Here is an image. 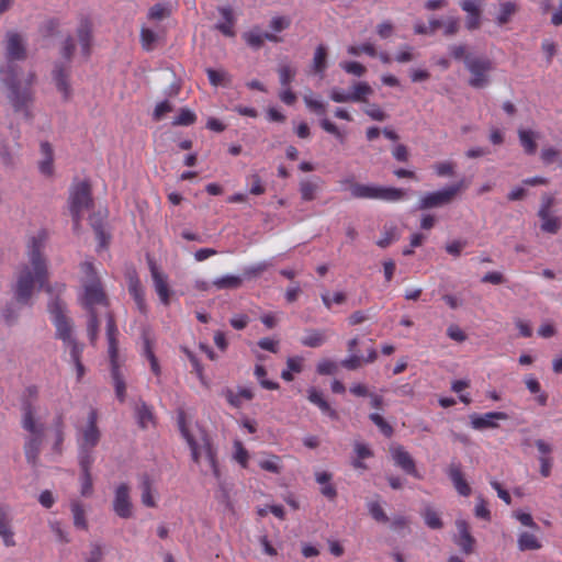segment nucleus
Here are the masks:
<instances>
[{
  "label": "nucleus",
  "instance_id": "nucleus-1",
  "mask_svg": "<svg viewBox=\"0 0 562 562\" xmlns=\"http://www.w3.org/2000/svg\"><path fill=\"white\" fill-rule=\"evenodd\" d=\"M82 293L79 297L81 305L89 313L87 325L88 337L91 344H94L99 330V315L106 317V339L108 356L111 366V376L117 400L124 402L126 398V381L122 371V358L119 352L117 335L119 330L114 319L108 311V301L102 289L98 273L90 261H85L80 266Z\"/></svg>",
  "mask_w": 562,
  "mask_h": 562
},
{
  "label": "nucleus",
  "instance_id": "nucleus-2",
  "mask_svg": "<svg viewBox=\"0 0 562 562\" xmlns=\"http://www.w3.org/2000/svg\"><path fill=\"white\" fill-rule=\"evenodd\" d=\"M47 239L45 231H40L30 238L27 244L29 262L23 263L16 271V281L12 288L14 297L22 305H31V299L36 285L44 288L49 294L55 291L47 284L48 267L43 256V248Z\"/></svg>",
  "mask_w": 562,
  "mask_h": 562
},
{
  "label": "nucleus",
  "instance_id": "nucleus-3",
  "mask_svg": "<svg viewBox=\"0 0 562 562\" xmlns=\"http://www.w3.org/2000/svg\"><path fill=\"white\" fill-rule=\"evenodd\" d=\"M178 425L183 438L190 447L192 459L200 467L201 472L204 475L212 474L218 477L220 473L215 453L206 432L198 425L193 427L188 426L182 412L179 413Z\"/></svg>",
  "mask_w": 562,
  "mask_h": 562
},
{
  "label": "nucleus",
  "instance_id": "nucleus-4",
  "mask_svg": "<svg viewBox=\"0 0 562 562\" xmlns=\"http://www.w3.org/2000/svg\"><path fill=\"white\" fill-rule=\"evenodd\" d=\"M2 81L8 87V98L15 111L24 112L29 116L27 104L32 100V85L35 80L33 72L20 74L13 68L2 72Z\"/></svg>",
  "mask_w": 562,
  "mask_h": 562
},
{
  "label": "nucleus",
  "instance_id": "nucleus-5",
  "mask_svg": "<svg viewBox=\"0 0 562 562\" xmlns=\"http://www.w3.org/2000/svg\"><path fill=\"white\" fill-rule=\"evenodd\" d=\"M48 312L56 329V337L63 341L66 351L77 352V348L83 347L74 335V324L66 315V305L58 297L48 303Z\"/></svg>",
  "mask_w": 562,
  "mask_h": 562
},
{
  "label": "nucleus",
  "instance_id": "nucleus-6",
  "mask_svg": "<svg viewBox=\"0 0 562 562\" xmlns=\"http://www.w3.org/2000/svg\"><path fill=\"white\" fill-rule=\"evenodd\" d=\"M350 194L352 198L356 199H370L382 200L386 202H396L403 200L405 192L402 189L393 187L351 182Z\"/></svg>",
  "mask_w": 562,
  "mask_h": 562
},
{
  "label": "nucleus",
  "instance_id": "nucleus-7",
  "mask_svg": "<svg viewBox=\"0 0 562 562\" xmlns=\"http://www.w3.org/2000/svg\"><path fill=\"white\" fill-rule=\"evenodd\" d=\"M75 42L71 37H68L61 47V57L64 63H57L53 70V78L57 90L63 93L64 98H68L71 93V88L68 81L69 77V63L75 52Z\"/></svg>",
  "mask_w": 562,
  "mask_h": 562
},
{
  "label": "nucleus",
  "instance_id": "nucleus-8",
  "mask_svg": "<svg viewBox=\"0 0 562 562\" xmlns=\"http://www.w3.org/2000/svg\"><path fill=\"white\" fill-rule=\"evenodd\" d=\"M465 187L464 180H460L457 183L445 187L440 190L428 192L419 199L417 209L428 210L447 205Z\"/></svg>",
  "mask_w": 562,
  "mask_h": 562
},
{
  "label": "nucleus",
  "instance_id": "nucleus-9",
  "mask_svg": "<svg viewBox=\"0 0 562 562\" xmlns=\"http://www.w3.org/2000/svg\"><path fill=\"white\" fill-rule=\"evenodd\" d=\"M23 427L31 434L25 442V456L27 461L34 464L40 452L42 428L35 423L30 407L24 409Z\"/></svg>",
  "mask_w": 562,
  "mask_h": 562
},
{
  "label": "nucleus",
  "instance_id": "nucleus-10",
  "mask_svg": "<svg viewBox=\"0 0 562 562\" xmlns=\"http://www.w3.org/2000/svg\"><path fill=\"white\" fill-rule=\"evenodd\" d=\"M91 204L90 190L87 183L76 184L69 196V209L74 221V227L77 228L83 213Z\"/></svg>",
  "mask_w": 562,
  "mask_h": 562
},
{
  "label": "nucleus",
  "instance_id": "nucleus-11",
  "mask_svg": "<svg viewBox=\"0 0 562 562\" xmlns=\"http://www.w3.org/2000/svg\"><path fill=\"white\" fill-rule=\"evenodd\" d=\"M131 491V486L124 482L117 484L113 490L111 507L113 513L122 519H130L134 516Z\"/></svg>",
  "mask_w": 562,
  "mask_h": 562
},
{
  "label": "nucleus",
  "instance_id": "nucleus-12",
  "mask_svg": "<svg viewBox=\"0 0 562 562\" xmlns=\"http://www.w3.org/2000/svg\"><path fill=\"white\" fill-rule=\"evenodd\" d=\"M465 67L471 74L470 86L483 88L488 83V72L492 69V61L485 57H467Z\"/></svg>",
  "mask_w": 562,
  "mask_h": 562
},
{
  "label": "nucleus",
  "instance_id": "nucleus-13",
  "mask_svg": "<svg viewBox=\"0 0 562 562\" xmlns=\"http://www.w3.org/2000/svg\"><path fill=\"white\" fill-rule=\"evenodd\" d=\"M100 440V430L97 427V412L91 409L86 425L80 429L78 446L93 449Z\"/></svg>",
  "mask_w": 562,
  "mask_h": 562
},
{
  "label": "nucleus",
  "instance_id": "nucleus-14",
  "mask_svg": "<svg viewBox=\"0 0 562 562\" xmlns=\"http://www.w3.org/2000/svg\"><path fill=\"white\" fill-rule=\"evenodd\" d=\"M149 270L154 289L159 297L160 303L165 306L169 305L172 291L169 288L167 274L164 273L153 260L149 261Z\"/></svg>",
  "mask_w": 562,
  "mask_h": 562
},
{
  "label": "nucleus",
  "instance_id": "nucleus-15",
  "mask_svg": "<svg viewBox=\"0 0 562 562\" xmlns=\"http://www.w3.org/2000/svg\"><path fill=\"white\" fill-rule=\"evenodd\" d=\"M508 418L503 412H488L482 415L473 414L470 417V424L473 429L483 430L487 428L498 427L497 420H506Z\"/></svg>",
  "mask_w": 562,
  "mask_h": 562
},
{
  "label": "nucleus",
  "instance_id": "nucleus-16",
  "mask_svg": "<svg viewBox=\"0 0 562 562\" xmlns=\"http://www.w3.org/2000/svg\"><path fill=\"white\" fill-rule=\"evenodd\" d=\"M140 501L145 507L154 508L157 506V487L155 481L148 475L139 476Z\"/></svg>",
  "mask_w": 562,
  "mask_h": 562
},
{
  "label": "nucleus",
  "instance_id": "nucleus-17",
  "mask_svg": "<svg viewBox=\"0 0 562 562\" xmlns=\"http://www.w3.org/2000/svg\"><path fill=\"white\" fill-rule=\"evenodd\" d=\"M69 510L72 518V525L77 530L87 531L89 529L88 510L86 505L77 497L70 498Z\"/></svg>",
  "mask_w": 562,
  "mask_h": 562
},
{
  "label": "nucleus",
  "instance_id": "nucleus-18",
  "mask_svg": "<svg viewBox=\"0 0 562 562\" xmlns=\"http://www.w3.org/2000/svg\"><path fill=\"white\" fill-rule=\"evenodd\" d=\"M456 527L458 530L457 536L454 537V542L461 549V551L465 554H469L473 551L475 539L470 533V528L468 522L464 519H457Z\"/></svg>",
  "mask_w": 562,
  "mask_h": 562
},
{
  "label": "nucleus",
  "instance_id": "nucleus-19",
  "mask_svg": "<svg viewBox=\"0 0 562 562\" xmlns=\"http://www.w3.org/2000/svg\"><path fill=\"white\" fill-rule=\"evenodd\" d=\"M5 52L9 60H21L25 58V44L20 34L14 32L7 34Z\"/></svg>",
  "mask_w": 562,
  "mask_h": 562
},
{
  "label": "nucleus",
  "instance_id": "nucleus-20",
  "mask_svg": "<svg viewBox=\"0 0 562 562\" xmlns=\"http://www.w3.org/2000/svg\"><path fill=\"white\" fill-rule=\"evenodd\" d=\"M127 285H128V292L132 295L133 300L135 301V304L140 313H146V300H145V292L140 284V280L135 273V271L128 272L127 274Z\"/></svg>",
  "mask_w": 562,
  "mask_h": 562
},
{
  "label": "nucleus",
  "instance_id": "nucleus-21",
  "mask_svg": "<svg viewBox=\"0 0 562 562\" xmlns=\"http://www.w3.org/2000/svg\"><path fill=\"white\" fill-rule=\"evenodd\" d=\"M391 456L397 467L403 469L406 473L412 474L415 477H419L413 458L403 447H391Z\"/></svg>",
  "mask_w": 562,
  "mask_h": 562
},
{
  "label": "nucleus",
  "instance_id": "nucleus-22",
  "mask_svg": "<svg viewBox=\"0 0 562 562\" xmlns=\"http://www.w3.org/2000/svg\"><path fill=\"white\" fill-rule=\"evenodd\" d=\"M243 38L248 46L255 49H259L263 45L265 41L274 43L280 42V37H278L276 34L261 32L259 29H252L244 33Z\"/></svg>",
  "mask_w": 562,
  "mask_h": 562
},
{
  "label": "nucleus",
  "instance_id": "nucleus-23",
  "mask_svg": "<svg viewBox=\"0 0 562 562\" xmlns=\"http://www.w3.org/2000/svg\"><path fill=\"white\" fill-rule=\"evenodd\" d=\"M323 181L318 177L302 179L299 183L301 199L303 201H313L322 190Z\"/></svg>",
  "mask_w": 562,
  "mask_h": 562
},
{
  "label": "nucleus",
  "instance_id": "nucleus-24",
  "mask_svg": "<svg viewBox=\"0 0 562 562\" xmlns=\"http://www.w3.org/2000/svg\"><path fill=\"white\" fill-rule=\"evenodd\" d=\"M77 37L80 45V53L83 59H87L91 53L92 35L91 26L88 21H82L77 30Z\"/></svg>",
  "mask_w": 562,
  "mask_h": 562
},
{
  "label": "nucleus",
  "instance_id": "nucleus-25",
  "mask_svg": "<svg viewBox=\"0 0 562 562\" xmlns=\"http://www.w3.org/2000/svg\"><path fill=\"white\" fill-rule=\"evenodd\" d=\"M518 138L524 151L527 155H533L537 151L536 140L539 138V133L531 128H519Z\"/></svg>",
  "mask_w": 562,
  "mask_h": 562
},
{
  "label": "nucleus",
  "instance_id": "nucleus-26",
  "mask_svg": "<svg viewBox=\"0 0 562 562\" xmlns=\"http://www.w3.org/2000/svg\"><path fill=\"white\" fill-rule=\"evenodd\" d=\"M537 214L541 222L540 228L542 232L554 235L561 229L562 221L552 212L544 213L543 211H538Z\"/></svg>",
  "mask_w": 562,
  "mask_h": 562
},
{
  "label": "nucleus",
  "instance_id": "nucleus-27",
  "mask_svg": "<svg viewBox=\"0 0 562 562\" xmlns=\"http://www.w3.org/2000/svg\"><path fill=\"white\" fill-rule=\"evenodd\" d=\"M350 102H367L369 97L372 95L373 89L366 81L353 82L350 87Z\"/></svg>",
  "mask_w": 562,
  "mask_h": 562
},
{
  "label": "nucleus",
  "instance_id": "nucleus-28",
  "mask_svg": "<svg viewBox=\"0 0 562 562\" xmlns=\"http://www.w3.org/2000/svg\"><path fill=\"white\" fill-rule=\"evenodd\" d=\"M218 12L222 16V20L217 22L216 29L221 31L226 36H234V14L233 10L229 7H221L218 8Z\"/></svg>",
  "mask_w": 562,
  "mask_h": 562
},
{
  "label": "nucleus",
  "instance_id": "nucleus-29",
  "mask_svg": "<svg viewBox=\"0 0 562 562\" xmlns=\"http://www.w3.org/2000/svg\"><path fill=\"white\" fill-rule=\"evenodd\" d=\"M333 475L326 471H317L315 473V481L321 485V493L329 499L337 495L335 486L330 483Z\"/></svg>",
  "mask_w": 562,
  "mask_h": 562
},
{
  "label": "nucleus",
  "instance_id": "nucleus-30",
  "mask_svg": "<svg viewBox=\"0 0 562 562\" xmlns=\"http://www.w3.org/2000/svg\"><path fill=\"white\" fill-rule=\"evenodd\" d=\"M448 475L460 495L469 496L471 494V487L463 479L462 472L458 467H451L448 471Z\"/></svg>",
  "mask_w": 562,
  "mask_h": 562
},
{
  "label": "nucleus",
  "instance_id": "nucleus-31",
  "mask_svg": "<svg viewBox=\"0 0 562 562\" xmlns=\"http://www.w3.org/2000/svg\"><path fill=\"white\" fill-rule=\"evenodd\" d=\"M41 154L42 159L38 164V168L41 173L45 176H52L54 168H53V149L52 146L47 142H43L41 144Z\"/></svg>",
  "mask_w": 562,
  "mask_h": 562
},
{
  "label": "nucleus",
  "instance_id": "nucleus-32",
  "mask_svg": "<svg viewBox=\"0 0 562 562\" xmlns=\"http://www.w3.org/2000/svg\"><path fill=\"white\" fill-rule=\"evenodd\" d=\"M304 358L300 356L289 357L286 359V369L281 372V378L284 381L291 382L294 376L293 373H300L303 371Z\"/></svg>",
  "mask_w": 562,
  "mask_h": 562
},
{
  "label": "nucleus",
  "instance_id": "nucleus-33",
  "mask_svg": "<svg viewBox=\"0 0 562 562\" xmlns=\"http://www.w3.org/2000/svg\"><path fill=\"white\" fill-rule=\"evenodd\" d=\"M327 340L325 330L310 329L306 330L305 336L301 339V344L310 348H318Z\"/></svg>",
  "mask_w": 562,
  "mask_h": 562
},
{
  "label": "nucleus",
  "instance_id": "nucleus-34",
  "mask_svg": "<svg viewBox=\"0 0 562 562\" xmlns=\"http://www.w3.org/2000/svg\"><path fill=\"white\" fill-rule=\"evenodd\" d=\"M135 415L142 428H148L154 424V415L151 408L142 401L135 405Z\"/></svg>",
  "mask_w": 562,
  "mask_h": 562
},
{
  "label": "nucleus",
  "instance_id": "nucleus-35",
  "mask_svg": "<svg viewBox=\"0 0 562 562\" xmlns=\"http://www.w3.org/2000/svg\"><path fill=\"white\" fill-rule=\"evenodd\" d=\"M517 546L520 551L539 550L542 547L540 540L533 533L527 531L518 535Z\"/></svg>",
  "mask_w": 562,
  "mask_h": 562
},
{
  "label": "nucleus",
  "instance_id": "nucleus-36",
  "mask_svg": "<svg viewBox=\"0 0 562 562\" xmlns=\"http://www.w3.org/2000/svg\"><path fill=\"white\" fill-rule=\"evenodd\" d=\"M312 68L316 74L323 77L327 68V49L324 45H318L314 52Z\"/></svg>",
  "mask_w": 562,
  "mask_h": 562
},
{
  "label": "nucleus",
  "instance_id": "nucleus-37",
  "mask_svg": "<svg viewBox=\"0 0 562 562\" xmlns=\"http://www.w3.org/2000/svg\"><path fill=\"white\" fill-rule=\"evenodd\" d=\"M398 238L400 233L397 227L395 225H385L382 232V236L378 239L376 245L381 248H386Z\"/></svg>",
  "mask_w": 562,
  "mask_h": 562
},
{
  "label": "nucleus",
  "instance_id": "nucleus-38",
  "mask_svg": "<svg viewBox=\"0 0 562 562\" xmlns=\"http://www.w3.org/2000/svg\"><path fill=\"white\" fill-rule=\"evenodd\" d=\"M243 283V279L239 276L226 274L220 278H216L213 281V284L216 289H238Z\"/></svg>",
  "mask_w": 562,
  "mask_h": 562
},
{
  "label": "nucleus",
  "instance_id": "nucleus-39",
  "mask_svg": "<svg viewBox=\"0 0 562 562\" xmlns=\"http://www.w3.org/2000/svg\"><path fill=\"white\" fill-rule=\"evenodd\" d=\"M259 467L265 471L279 474L282 471L281 458L276 454H270L259 461Z\"/></svg>",
  "mask_w": 562,
  "mask_h": 562
},
{
  "label": "nucleus",
  "instance_id": "nucleus-40",
  "mask_svg": "<svg viewBox=\"0 0 562 562\" xmlns=\"http://www.w3.org/2000/svg\"><path fill=\"white\" fill-rule=\"evenodd\" d=\"M207 78L213 86H227L232 78L231 75L225 70H215L209 68L206 70Z\"/></svg>",
  "mask_w": 562,
  "mask_h": 562
},
{
  "label": "nucleus",
  "instance_id": "nucleus-41",
  "mask_svg": "<svg viewBox=\"0 0 562 562\" xmlns=\"http://www.w3.org/2000/svg\"><path fill=\"white\" fill-rule=\"evenodd\" d=\"M517 5L515 2L506 1L499 4V13L496 18V21L499 25L506 24L512 15L516 12Z\"/></svg>",
  "mask_w": 562,
  "mask_h": 562
},
{
  "label": "nucleus",
  "instance_id": "nucleus-42",
  "mask_svg": "<svg viewBox=\"0 0 562 562\" xmlns=\"http://www.w3.org/2000/svg\"><path fill=\"white\" fill-rule=\"evenodd\" d=\"M79 465L81 472H91V465L94 462V456L91 448L79 447Z\"/></svg>",
  "mask_w": 562,
  "mask_h": 562
},
{
  "label": "nucleus",
  "instance_id": "nucleus-43",
  "mask_svg": "<svg viewBox=\"0 0 562 562\" xmlns=\"http://www.w3.org/2000/svg\"><path fill=\"white\" fill-rule=\"evenodd\" d=\"M367 508L371 517L378 522H387L389 517L386 516L381 503L372 499L367 503Z\"/></svg>",
  "mask_w": 562,
  "mask_h": 562
},
{
  "label": "nucleus",
  "instance_id": "nucleus-44",
  "mask_svg": "<svg viewBox=\"0 0 562 562\" xmlns=\"http://www.w3.org/2000/svg\"><path fill=\"white\" fill-rule=\"evenodd\" d=\"M254 374L257 378L259 384L266 390H277L279 384L277 382L267 379V371L263 366L256 364Z\"/></svg>",
  "mask_w": 562,
  "mask_h": 562
},
{
  "label": "nucleus",
  "instance_id": "nucleus-45",
  "mask_svg": "<svg viewBox=\"0 0 562 562\" xmlns=\"http://www.w3.org/2000/svg\"><path fill=\"white\" fill-rule=\"evenodd\" d=\"M442 33L445 36H454L460 30V20L458 16L448 15L442 19Z\"/></svg>",
  "mask_w": 562,
  "mask_h": 562
},
{
  "label": "nucleus",
  "instance_id": "nucleus-46",
  "mask_svg": "<svg viewBox=\"0 0 562 562\" xmlns=\"http://www.w3.org/2000/svg\"><path fill=\"white\" fill-rule=\"evenodd\" d=\"M80 495L90 497L93 494V479L91 472H81L79 476Z\"/></svg>",
  "mask_w": 562,
  "mask_h": 562
},
{
  "label": "nucleus",
  "instance_id": "nucleus-47",
  "mask_svg": "<svg viewBox=\"0 0 562 562\" xmlns=\"http://www.w3.org/2000/svg\"><path fill=\"white\" fill-rule=\"evenodd\" d=\"M279 80L282 87H288L296 75V69L291 65L283 64L278 68Z\"/></svg>",
  "mask_w": 562,
  "mask_h": 562
},
{
  "label": "nucleus",
  "instance_id": "nucleus-48",
  "mask_svg": "<svg viewBox=\"0 0 562 562\" xmlns=\"http://www.w3.org/2000/svg\"><path fill=\"white\" fill-rule=\"evenodd\" d=\"M196 115L189 109H181L180 113L173 119L172 125L188 126L195 122Z\"/></svg>",
  "mask_w": 562,
  "mask_h": 562
},
{
  "label": "nucleus",
  "instance_id": "nucleus-49",
  "mask_svg": "<svg viewBox=\"0 0 562 562\" xmlns=\"http://www.w3.org/2000/svg\"><path fill=\"white\" fill-rule=\"evenodd\" d=\"M423 517H424L425 524L429 528L440 529L442 527V521H441L439 514L436 510H434L432 508L427 507L423 513Z\"/></svg>",
  "mask_w": 562,
  "mask_h": 562
},
{
  "label": "nucleus",
  "instance_id": "nucleus-50",
  "mask_svg": "<svg viewBox=\"0 0 562 562\" xmlns=\"http://www.w3.org/2000/svg\"><path fill=\"white\" fill-rule=\"evenodd\" d=\"M144 356L149 361L150 369H151L153 373L155 375H159L160 367H159L157 358L154 355V351H153V348H151V345H150V341L148 340V338L144 339Z\"/></svg>",
  "mask_w": 562,
  "mask_h": 562
},
{
  "label": "nucleus",
  "instance_id": "nucleus-51",
  "mask_svg": "<svg viewBox=\"0 0 562 562\" xmlns=\"http://www.w3.org/2000/svg\"><path fill=\"white\" fill-rule=\"evenodd\" d=\"M339 66L345 72L356 77H362L367 71V68L358 61H341Z\"/></svg>",
  "mask_w": 562,
  "mask_h": 562
},
{
  "label": "nucleus",
  "instance_id": "nucleus-52",
  "mask_svg": "<svg viewBox=\"0 0 562 562\" xmlns=\"http://www.w3.org/2000/svg\"><path fill=\"white\" fill-rule=\"evenodd\" d=\"M233 458L236 462H238L243 468H247L248 460H249V453L244 448L243 443L238 440L234 442V453Z\"/></svg>",
  "mask_w": 562,
  "mask_h": 562
},
{
  "label": "nucleus",
  "instance_id": "nucleus-53",
  "mask_svg": "<svg viewBox=\"0 0 562 562\" xmlns=\"http://www.w3.org/2000/svg\"><path fill=\"white\" fill-rule=\"evenodd\" d=\"M304 102L306 106L316 113L317 115H324L326 112V106L323 101H321L317 98H314L313 94H305L304 95Z\"/></svg>",
  "mask_w": 562,
  "mask_h": 562
},
{
  "label": "nucleus",
  "instance_id": "nucleus-54",
  "mask_svg": "<svg viewBox=\"0 0 562 562\" xmlns=\"http://www.w3.org/2000/svg\"><path fill=\"white\" fill-rule=\"evenodd\" d=\"M49 528L52 532L56 536L57 540L64 543H68L70 541L69 532L64 528L63 524L58 520L49 521Z\"/></svg>",
  "mask_w": 562,
  "mask_h": 562
},
{
  "label": "nucleus",
  "instance_id": "nucleus-55",
  "mask_svg": "<svg viewBox=\"0 0 562 562\" xmlns=\"http://www.w3.org/2000/svg\"><path fill=\"white\" fill-rule=\"evenodd\" d=\"M323 304L330 308L333 304H342L346 301V295L344 292H335L333 295L329 294V292H324L321 295Z\"/></svg>",
  "mask_w": 562,
  "mask_h": 562
},
{
  "label": "nucleus",
  "instance_id": "nucleus-56",
  "mask_svg": "<svg viewBox=\"0 0 562 562\" xmlns=\"http://www.w3.org/2000/svg\"><path fill=\"white\" fill-rule=\"evenodd\" d=\"M70 356V361L75 366L77 380L80 381L82 376L85 375V367L81 363V355L83 352V347L77 348V352L74 353L72 351H68Z\"/></svg>",
  "mask_w": 562,
  "mask_h": 562
},
{
  "label": "nucleus",
  "instance_id": "nucleus-57",
  "mask_svg": "<svg viewBox=\"0 0 562 562\" xmlns=\"http://www.w3.org/2000/svg\"><path fill=\"white\" fill-rule=\"evenodd\" d=\"M369 418L371 419V422L380 429V431L386 436V437H390L392 436L393 434V428L391 427V425H389L384 418L378 414V413H372L370 414Z\"/></svg>",
  "mask_w": 562,
  "mask_h": 562
},
{
  "label": "nucleus",
  "instance_id": "nucleus-58",
  "mask_svg": "<svg viewBox=\"0 0 562 562\" xmlns=\"http://www.w3.org/2000/svg\"><path fill=\"white\" fill-rule=\"evenodd\" d=\"M291 25V19L284 15H276L270 20V29L274 33L282 32Z\"/></svg>",
  "mask_w": 562,
  "mask_h": 562
},
{
  "label": "nucleus",
  "instance_id": "nucleus-59",
  "mask_svg": "<svg viewBox=\"0 0 562 562\" xmlns=\"http://www.w3.org/2000/svg\"><path fill=\"white\" fill-rule=\"evenodd\" d=\"M456 165L452 161L446 160L434 165L435 172L438 177H450L454 173Z\"/></svg>",
  "mask_w": 562,
  "mask_h": 562
},
{
  "label": "nucleus",
  "instance_id": "nucleus-60",
  "mask_svg": "<svg viewBox=\"0 0 562 562\" xmlns=\"http://www.w3.org/2000/svg\"><path fill=\"white\" fill-rule=\"evenodd\" d=\"M337 363L329 359H323L321 360L316 366L317 373L322 375H329L334 374L337 371Z\"/></svg>",
  "mask_w": 562,
  "mask_h": 562
},
{
  "label": "nucleus",
  "instance_id": "nucleus-61",
  "mask_svg": "<svg viewBox=\"0 0 562 562\" xmlns=\"http://www.w3.org/2000/svg\"><path fill=\"white\" fill-rule=\"evenodd\" d=\"M0 537L2 538L3 544L5 547H14V532L11 527V522L5 525H0Z\"/></svg>",
  "mask_w": 562,
  "mask_h": 562
},
{
  "label": "nucleus",
  "instance_id": "nucleus-62",
  "mask_svg": "<svg viewBox=\"0 0 562 562\" xmlns=\"http://www.w3.org/2000/svg\"><path fill=\"white\" fill-rule=\"evenodd\" d=\"M140 40H142L143 47L146 50H150V49H153V47L157 41V35L154 31L144 27V29H142V32H140Z\"/></svg>",
  "mask_w": 562,
  "mask_h": 562
},
{
  "label": "nucleus",
  "instance_id": "nucleus-63",
  "mask_svg": "<svg viewBox=\"0 0 562 562\" xmlns=\"http://www.w3.org/2000/svg\"><path fill=\"white\" fill-rule=\"evenodd\" d=\"M169 14H170L169 8L167 5L160 4V3L151 7L148 12L149 19L157 20V21L167 18Z\"/></svg>",
  "mask_w": 562,
  "mask_h": 562
},
{
  "label": "nucleus",
  "instance_id": "nucleus-64",
  "mask_svg": "<svg viewBox=\"0 0 562 562\" xmlns=\"http://www.w3.org/2000/svg\"><path fill=\"white\" fill-rule=\"evenodd\" d=\"M560 151L554 147H544L540 153V158L546 165L553 164L558 160Z\"/></svg>",
  "mask_w": 562,
  "mask_h": 562
}]
</instances>
